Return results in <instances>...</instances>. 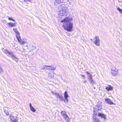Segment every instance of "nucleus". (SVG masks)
Returning a JSON list of instances; mask_svg holds the SVG:
<instances>
[{"mask_svg":"<svg viewBox=\"0 0 122 122\" xmlns=\"http://www.w3.org/2000/svg\"><path fill=\"white\" fill-rule=\"evenodd\" d=\"M82 77H83V79H84V76H83V75H82Z\"/></svg>","mask_w":122,"mask_h":122,"instance_id":"31","label":"nucleus"},{"mask_svg":"<svg viewBox=\"0 0 122 122\" xmlns=\"http://www.w3.org/2000/svg\"><path fill=\"white\" fill-rule=\"evenodd\" d=\"M61 115L63 116V117L67 115L66 114V112L65 111L61 112Z\"/></svg>","mask_w":122,"mask_h":122,"instance_id":"15","label":"nucleus"},{"mask_svg":"<svg viewBox=\"0 0 122 122\" xmlns=\"http://www.w3.org/2000/svg\"><path fill=\"white\" fill-rule=\"evenodd\" d=\"M2 51L4 52L8 56L11 57L14 60H15L17 62L18 59L13 53V52H10L8 51L7 50L3 48Z\"/></svg>","mask_w":122,"mask_h":122,"instance_id":"5","label":"nucleus"},{"mask_svg":"<svg viewBox=\"0 0 122 122\" xmlns=\"http://www.w3.org/2000/svg\"><path fill=\"white\" fill-rule=\"evenodd\" d=\"M117 9L119 12L122 14V9H121L119 8H117Z\"/></svg>","mask_w":122,"mask_h":122,"instance_id":"22","label":"nucleus"},{"mask_svg":"<svg viewBox=\"0 0 122 122\" xmlns=\"http://www.w3.org/2000/svg\"><path fill=\"white\" fill-rule=\"evenodd\" d=\"M87 78L89 81L92 78V76H87Z\"/></svg>","mask_w":122,"mask_h":122,"instance_id":"24","label":"nucleus"},{"mask_svg":"<svg viewBox=\"0 0 122 122\" xmlns=\"http://www.w3.org/2000/svg\"><path fill=\"white\" fill-rule=\"evenodd\" d=\"M31 0H24L25 1H30Z\"/></svg>","mask_w":122,"mask_h":122,"instance_id":"27","label":"nucleus"},{"mask_svg":"<svg viewBox=\"0 0 122 122\" xmlns=\"http://www.w3.org/2000/svg\"><path fill=\"white\" fill-rule=\"evenodd\" d=\"M29 106L30 107V109L32 112H35L36 111V109L32 106L31 104L30 103L29 104Z\"/></svg>","mask_w":122,"mask_h":122,"instance_id":"14","label":"nucleus"},{"mask_svg":"<svg viewBox=\"0 0 122 122\" xmlns=\"http://www.w3.org/2000/svg\"><path fill=\"white\" fill-rule=\"evenodd\" d=\"M68 101V98L65 99V100H64V102L65 103H67Z\"/></svg>","mask_w":122,"mask_h":122,"instance_id":"25","label":"nucleus"},{"mask_svg":"<svg viewBox=\"0 0 122 122\" xmlns=\"http://www.w3.org/2000/svg\"><path fill=\"white\" fill-rule=\"evenodd\" d=\"M86 73H87V75H88L90 73H89V72H86Z\"/></svg>","mask_w":122,"mask_h":122,"instance_id":"29","label":"nucleus"},{"mask_svg":"<svg viewBox=\"0 0 122 122\" xmlns=\"http://www.w3.org/2000/svg\"><path fill=\"white\" fill-rule=\"evenodd\" d=\"M8 19L9 20H13V21H14L15 22V20H14V19H12L10 17H8Z\"/></svg>","mask_w":122,"mask_h":122,"instance_id":"23","label":"nucleus"},{"mask_svg":"<svg viewBox=\"0 0 122 122\" xmlns=\"http://www.w3.org/2000/svg\"><path fill=\"white\" fill-rule=\"evenodd\" d=\"M45 67H51V70H55L56 69V68L54 67H52V66H46V65H45Z\"/></svg>","mask_w":122,"mask_h":122,"instance_id":"20","label":"nucleus"},{"mask_svg":"<svg viewBox=\"0 0 122 122\" xmlns=\"http://www.w3.org/2000/svg\"><path fill=\"white\" fill-rule=\"evenodd\" d=\"M71 18L69 19L68 17H66L64 20H61V22H64L63 27L64 29L67 30V31H71L73 27V23L69 20H71Z\"/></svg>","mask_w":122,"mask_h":122,"instance_id":"2","label":"nucleus"},{"mask_svg":"<svg viewBox=\"0 0 122 122\" xmlns=\"http://www.w3.org/2000/svg\"><path fill=\"white\" fill-rule=\"evenodd\" d=\"M105 100L106 102L110 105H115V103H113L111 101V100L109 98H106Z\"/></svg>","mask_w":122,"mask_h":122,"instance_id":"7","label":"nucleus"},{"mask_svg":"<svg viewBox=\"0 0 122 122\" xmlns=\"http://www.w3.org/2000/svg\"><path fill=\"white\" fill-rule=\"evenodd\" d=\"M10 117L12 122H17L16 117H14L12 115H10Z\"/></svg>","mask_w":122,"mask_h":122,"instance_id":"9","label":"nucleus"},{"mask_svg":"<svg viewBox=\"0 0 122 122\" xmlns=\"http://www.w3.org/2000/svg\"><path fill=\"white\" fill-rule=\"evenodd\" d=\"M91 40L93 41L97 46H98L100 45V40L99 39V37L98 36H96L94 39H91Z\"/></svg>","mask_w":122,"mask_h":122,"instance_id":"6","label":"nucleus"},{"mask_svg":"<svg viewBox=\"0 0 122 122\" xmlns=\"http://www.w3.org/2000/svg\"><path fill=\"white\" fill-rule=\"evenodd\" d=\"M106 89L107 91H109L112 90L113 89V88L111 86L109 85L108 86H107L106 87Z\"/></svg>","mask_w":122,"mask_h":122,"instance_id":"13","label":"nucleus"},{"mask_svg":"<svg viewBox=\"0 0 122 122\" xmlns=\"http://www.w3.org/2000/svg\"><path fill=\"white\" fill-rule=\"evenodd\" d=\"M94 114L93 115V120L95 122H100L97 116L101 117L103 118L104 119H106V116L102 113L98 112V111L100 110L102 108V106L100 104H98L94 107Z\"/></svg>","mask_w":122,"mask_h":122,"instance_id":"1","label":"nucleus"},{"mask_svg":"<svg viewBox=\"0 0 122 122\" xmlns=\"http://www.w3.org/2000/svg\"><path fill=\"white\" fill-rule=\"evenodd\" d=\"M92 76V75L89 73L88 75H87V76Z\"/></svg>","mask_w":122,"mask_h":122,"instance_id":"28","label":"nucleus"},{"mask_svg":"<svg viewBox=\"0 0 122 122\" xmlns=\"http://www.w3.org/2000/svg\"><path fill=\"white\" fill-rule=\"evenodd\" d=\"M93 88L94 89H95L96 88L95 87H94V86H93Z\"/></svg>","mask_w":122,"mask_h":122,"instance_id":"30","label":"nucleus"},{"mask_svg":"<svg viewBox=\"0 0 122 122\" xmlns=\"http://www.w3.org/2000/svg\"><path fill=\"white\" fill-rule=\"evenodd\" d=\"M54 73L53 72L52 73H50L49 74V77L51 78H53L54 77Z\"/></svg>","mask_w":122,"mask_h":122,"instance_id":"19","label":"nucleus"},{"mask_svg":"<svg viewBox=\"0 0 122 122\" xmlns=\"http://www.w3.org/2000/svg\"><path fill=\"white\" fill-rule=\"evenodd\" d=\"M111 70V73L113 76H115L118 73L117 70H113L112 69Z\"/></svg>","mask_w":122,"mask_h":122,"instance_id":"10","label":"nucleus"},{"mask_svg":"<svg viewBox=\"0 0 122 122\" xmlns=\"http://www.w3.org/2000/svg\"><path fill=\"white\" fill-rule=\"evenodd\" d=\"M56 97L58 98H59L60 100L61 101H63L64 100L63 97L62 95H59V93L58 94Z\"/></svg>","mask_w":122,"mask_h":122,"instance_id":"12","label":"nucleus"},{"mask_svg":"<svg viewBox=\"0 0 122 122\" xmlns=\"http://www.w3.org/2000/svg\"><path fill=\"white\" fill-rule=\"evenodd\" d=\"M62 2L63 0H54V5L55 6L58 5L60 3Z\"/></svg>","mask_w":122,"mask_h":122,"instance_id":"8","label":"nucleus"},{"mask_svg":"<svg viewBox=\"0 0 122 122\" xmlns=\"http://www.w3.org/2000/svg\"><path fill=\"white\" fill-rule=\"evenodd\" d=\"M64 98L65 99L68 98L69 97V96L67 93V92L66 91L64 93Z\"/></svg>","mask_w":122,"mask_h":122,"instance_id":"16","label":"nucleus"},{"mask_svg":"<svg viewBox=\"0 0 122 122\" xmlns=\"http://www.w3.org/2000/svg\"><path fill=\"white\" fill-rule=\"evenodd\" d=\"M63 118L66 122H69L70 121V119L67 115L63 117Z\"/></svg>","mask_w":122,"mask_h":122,"instance_id":"11","label":"nucleus"},{"mask_svg":"<svg viewBox=\"0 0 122 122\" xmlns=\"http://www.w3.org/2000/svg\"><path fill=\"white\" fill-rule=\"evenodd\" d=\"M51 94L53 95H55L56 97L58 93H57L56 92H54L53 91H51Z\"/></svg>","mask_w":122,"mask_h":122,"instance_id":"18","label":"nucleus"},{"mask_svg":"<svg viewBox=\"0 0 122 122\" xmlns=\"http://www.w3.org/2000/svg\"><path fill=\"white\" fill-rule=\"evenodd\" d=\"M59 12L58 13L59 15L61 16H66L68 14V9L67 7L64 5H62L58 8Z\"/></svg>","mask_w":122,"mask_h":122,"instance_id":"3","label":"nucleus"},{"mask_svg":"<svg viewBox=\"0 0 122 122\" xmlns=\"http://www.w3.org/2000/svg\"><path fill=\"white\" fill-rule=\"evenodd\" d=\"M13 30L15 32V35L17 40L21 44H24L26 43V41L23 40H22L20 37V34L17 28H14L13 29Z\"/></svg>","mask_w":122,"mask_h":122,"instance_id":"4","label":"nucleus"},{"mask_svg":"<svg viewBox=\"0 0 122 122\" xmlns=\"http://www.w3.org/2000/svg\"><path fill=\"white\" fill-rule=\"evenodd\" d=\"M2 71V67H1V66L0 65V73Z\"/></svg>","mask_w":122,"mask_h":122,"instance_id":"26","label":"nucleus"},{"mask_svg":"<svg viewBox=\"0 0 122 122\" xmlns=\"http://www.w3.org/2000/svg\"><path fill=\"white\" fill-rule=\"evenodd\" d=\"M8 24L9 26L12 27H13L15 26V23H12L11 22H10L8 23Z\"/></svg>","mask_w":122,"mask_h":122,"instance_id":"17","label":"nucleus"},{"mask_svg":"<svg viewBox=\"0 0 122 122\" xmlns=\"http://www.w3.org/2000/svg\"><path fill=\"white\" fill-rule=\"evenodd\" d=\"M89 81L92 84H94L96 82V81L93 80V78Z\"/></svg>","mask_w":122,"mask_h":122,"instance_id":"21","label":"nucleus"}]
</instances>
